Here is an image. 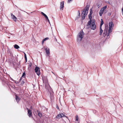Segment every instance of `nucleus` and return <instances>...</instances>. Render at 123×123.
Returning a JSON list of instances; mask_svg holds the SVG:
<instances>
[{
    "mask_svg": "<svg viewBox=\"0 0 123 123\" xmlns=\"http://www.w3.org/2000/svg\"><path fill=\"white\" fill-rule=\"evenodd\" d=\"M45 88H46V89H47V87H46H46H45Z\"/></svg>",
    "mask_w": 123,
    "mask_h": 123,
    "instance_id": "obj_38",
    "label": "nucleus"
},
{
    "mask_svg": "<svg viewBox=\"0 0 123 123\" xmlns=\"http://www.w3.org/2000/svg\"><path fill=\"white\" fill-rule=\"evenodd\" d=\"M88 17L90 19V20L88 23V25H90L91 23V22L92 21V15L89 14L88 16Z\"/></svg>",
    "mask_w": 123,
    "mask_h": 123,
    "instance_id": "obj_11",
    "label": "nucleus"
},
{
    "mask_svg": "<svg viewBox=\"0 0 123 123\" xmlns=\"http://www.w3.org/2000/svg\"><path fill=\"white\" fill-rule=\"evenodd\" d=\"M16 99L17 101L18 102L20 100V98L17 95H16Z\"/></svg>",
    "mask_w": 123,
    "mask_h": 123,
    "instance_id": "obj_16",
    "label": "nucleus"
},
{
    "mask_svg": "<svg viewBox=\"0 0 123 123\" xmlns=\"http://www.w3.org/2000/svg\"><path fill=\"white\" fill-rule=\"evenodd\" d=\"M60 10H63L64 7V2L63 1L61 2L60 3Z\"/></svg>",
    "mask_w": 123,
    "mask_h": 123,
    "instance_id": "obj_8",
    "label": "nucleus"
},
{
    "mask_svg": "<svg viewBox=\"0 0 123 123\" xmlns=\"http://www.w3.org/2000/svg\"><path fill=\"white\" fill-rule=\"evenodd\" d=\"M92 11L91 9H90V13L89 14L92 15Z\"/></svg>",
    "mask_w": 123,
    "mask_h": 123,
    "instance_id": "obj_26",
    "label": "nucleus"
},
{
    "mask_svg": "<svg viewBox=\"0 0 123 123\" xmlns=\"http://www.w3.org/2000/svg\"><path fill=\"white\" fill-rule=\"evenodd\" d=\"M15 6L17 7H18L16 5H15Z\"/></svg>",
    "mask_w": 123,
    "mask_h": 123,
    "instance_id": "obj_37",
    "label": "nucleus"
},
{
    "mask_svg": "<svg viewBox=\"0 0 123 123\" xmlns=\"http://www.w3.org/2000/svg\"><path fill=\"white\" fill-rule=\"evenodd\" d=\"M107 3L109 4H110V5L111 4V3H110L109 1Z\"/></svg>",
    "mask_w": 123,
    "mask_h": 123,
    "instance_id": "obj_30",
    "label": "nucleus"
},
{
    "mask_svg": "<svg viewBox=\"0 0 123 123\" xmlns=\"http://www.w3.org/2000/svg\"><path fill=\"white\" fill-rule=\"evenodd\" d=\"M35 72L37 73V74L39 76L40 74V70H39V68L38 67H36L35 69Z\"/></svg>",
    "mask_w": 123,
    "mask_h": 123,
    "instance_id": "obj_6",
    "label": "nucleus"
},
{
    "mask_svg": "<svg viewBox=\"0 0 123 123\" xmlns=\"http://www.w3.org/2000/svg\"><path fill=\"white\" fill-rule=\"evenodd\" d=\"M11 15L12 18V19L14 20V21L15 22H16L17 20V18L12 13H11Z\"/></svg>",
    "mask_w": 123,
    "mask_h": 123,
    "instance_id": "obj_12",
    "label": "nucleus"
},
{
    "mask_svg": "<svg viewBox=\"0 0 123 123\" xmlns=\"http://www.w3.org/2000/svg\"><path fill=\"white\" fill-rule=\"evenodd\" d=\"M49 39V38L48 37H46L44 39L42 40V44H43L44 43V41L48 40Z\"/></svg>",
    "mask_w": 123,
    "mask_h": 123,
    "instance_id": "obj_15",
    "label": "nucleus"
},
{
    "mask_svg": "<svg viewBox=\"0 0 123 123\" xmlns=\"http://www.w3.org/2000/svg\"><path fill=\"white\" fill-rule=\"evenodd\" d=\"M9 36H10V35H9Z\"/></svg>",
    "mask_w": 123,
    "mask_h": 123,
    "instance_id": "obj_41",
    "label": "nucleus"
},
{
    "mask_svg": "<svg viewBox=\"0 0 123 123\" xmlns=\"http://www.w3.org/2000/svg\"><path fill=\"white\" fill-rule=\"evenodd\" d=\"M22 80V78H21L20 80H19V81H20Z\"/></svg>",
    "mask_w": 123,
    "mask_h": 123,
    "instance_id": "obj_34",
    "label": "nucleus"
},
{
    "mask_svg": "<svg viewBox=\"0 0 123 123\" xmlns=\"http://www.w3.org/2000/svg\"><path fill=\"white\" fill-rule=\"evenodd\" d=\"M27 109L28 110V115L29 117H32V113L31 111L30 110L28 109V108H27Z\"/></svg>",
    "mask_w": 123,
    "mask_h": 123,
    "instance_id": "obj_13",
    "label": "nucleus"
},
{
    "mask_svg": "<svg viewBox=\"0 0 123 123\" xmlns=\"http://www.w3.org/2000/svg\"><path fill=\"white\" fill-rule=\"evenodd\" d=\"M91 25H90V27L91 29L93 30L95 29L96 26L95 24V21L94 20H92L91 23Z\"/></svg>",
    "mask_w": 123,
    "mask_h": 123,
    "instance_id": "obj_3",
    "label": "nucleus"
},
{
    "mask_svg": "<svg viewBox=\"0 0 123 123\" xmlns=\"http://www.w3.org/2000/svg\"><path fill=\"white\" fill-rule=\"evenodd\" d=\"M107 28H105L104 31V32H103V36H105L106 35H107V36H109V33H108L107 34Z\"/></svg>",
    "mask_w": 123,
    "mask_h": 123,
    "instance_id": "obj_9",
    "label": "nucleus"
},
{
    "mask_svg": "<svg viewBox=\"0 0 123 123\" xmlns=\"http://www.w3.org/2000/svg\"><path fill=\"white\" fill-rule=\"evenodd\" d=\"M78 12L79 13V15L78 16H77L76 18H75V20H77L78 18L80 16V13L79 12V11H78Z\"/></svg>",
    "mask_w": 123,
    "mask_h": 123,
    "instance_id": "obj_20",
    "label": "nucleus"
},
{
    "mask_svg": "<svg viewBox=\"0 0 123 123\" xmlns=\"http://www.w3.org/2000/svg\"><path fill=\"white\" fill-rule=\"evenodd\" d=\"M103 30H102V27H100V35H101L102 33L103 32Z\"/></svg>",
    "mask_w": 123,
    "mask_h": 123,
    "instance_id": "obj_18",
    "label": "nucleus"
},
{
    "mask_svg": "<svg viewBox=\"0 0 123 123\" xmlns=\"http://www.w3.org/2000/svg\"><path fill=\"white\" fill-rule=\"evenodd\" d=\"M78 116L77 115H76V121H78Z\"/></svg>",
    "mask_w": 123,
    "mask_h": 123,
    "instance_id": "obj_24",
    "label": "nucleus"
},
{
    "mask_svg": "<svg viewBox=\"0 0 123 123\" xmlns=\"http://www.w3.org/2000/svg\"><path fill=\"white\" fill-rule=\"evenodd\" d=\"M57 109H59V108H58V107H57Z\"/></svg>",
    "mask_w": 123,
    "mask_h": 123,
    "instance_id": "obj_39",
    "label": "nucleus"
},
{
    "mask_svg": "<svg viewBox=\"0 0 123 123\" xmlns=\"http://www.w3.org/2000/svg\"><path fill=\"white\" fill-rule=\"evenodd\" d=\"M103 24H104V22H103V20L102 19H101L100 27H102V25Z\"/></svg>",
    "mask_w": 123,
    "mask_h": 123,
    "instance_id": "obj_21",
    "label": "nucleus"
},
{
    "mask_svg": "<svg viewBox=\"0 0 123 123\" xmlns=\"http://www.w3.org/2000/svg\"><path fill=\"white\" fill-rule=\"evenodd\" d=\"M89 6L88 5H86L85 8L82 12V18L83 20L84 19L85 16L87 15L89 9Z\"/></svg>",
    "mask_w": 123,
    "mask_h": 123,
    "instance_id": "obj_1",
    "label": "nucleus"
},
{
    "mask_svg": "<svg viewBox=\"0 0 123 123\" xmlns=\"http://www.w3.org/2000/svg\"><path fill=\"white\" fill-rule=\"evenodd\" d=\"M11 79L12 81H14V80H13L12 78H11Z\"/></svg>",
    "mask_w": 123,
    "mask_h": 123,
    "instance_id": "obj_33",
    "label": "nucleus"
},
{
    "mask_svg": "<svg viewBox=\"0 0 123 123\" xmlns=\"http://www.w3.org/2000/svg\"><path fill=\"white\" fill-rule=\"evenodd\" d=\"M72 0H68V3H70L71 1Z\"/></svg>",
    "mask_w": 123,
    "mask_h": 123,
    "instance_id": "obj_28",
    "label": "nucleus"
},
{
    "mask_svg": "<svg viewBox=\"0 0 123 123\" xmlns=\"http://www.w3.org/2000/svg\"><path fill=\"white\" fill-rule=\"evenodd\" d=\"M38 115L40 117H41L42 116V113L40 112H38Z\"/></svg>",
    "mask_w": 123,
    "mask_h": 123,
    "instance_id": "obj_19",
    "label": "nucleus"
},
{
    "mask_svg": "<svg viewBox=\"0 0 123 123\" xmlns=\"http://www.w3.org/2000/svg\"><path fill=\"white\" fill-rule=\"evenodd\" d=\"M65 117L66 118H68V117L66 116L63 114H58L56 117V118L58 119H59L61 117Z\"/></svg>",
    "mask_w": 123,
    "mask_h": 123,
    "instance_id": "obj_7",
    "label": "nucleus"
},
{
    "mask_svg": "<svg viewBox=\"0 0 123 123\" xmlns=\"http://www.w3.org/2000/svg\"><path fill=\"white\" fill-rule=\"evenodd\" d=\"M97 6L98 8H99L100 7V4L99 3H98L97 4Z\"/></svg>",
    "mask_w": 123,
    "mask_h": 123,
    "instance_id": "obj_25",
    "label": "nucleus"
},
{
    "mask_svg": "<svg viewBox=\"0 0 123 123\" xmlns=\"http://www.w3.org/2000/svg\"><path fill=\"white\" fill-rule=\"evenodd\" d=\"M9 34L11 35H12L11 37L13 38L14 37V35L13 34H11L10 33H9Z\"/></svg>",
    "mask_w": 123,
    "mask_h": 123,
    "instance_id": "obj_27",
    "label": "nucleus"
},
{
    "mask_svg": "<svg viewBox=\"0 0 123 123\" xmlns=\"http://www.w3.org/2000/svg\"><path fill=\"white\" fill-rule=\"evenodd\" d=\"M122 13L123 15V11L122 12Z\"/></svg>",
    "mask_w": 123,
    "mask_h": 123,
    "instance_id": "obj_36",
    "label": "nucleus"
},
{
    "mask_svg": "<svg viewBox=\"0 0 123 123\" xmlns=\"http://www.w3.org/2000/svg\"><path fill=\"white\" fill-rule=\"evenodd\" d=\"M8 37V38H10V37Z\"/></svg>",
    "mask_w": 123,
    "mask_h": 123,
    "instance_id": "obj_40",
    "label": "nucleus"
},
{
    "mask_svg": "<svg viewBox=\"0 0 123 123\" xmlns=\"http://www.w3.org/2000/svg\"><path fill=\"white\" fill-rule=\"evenodd\" d=\"M15 83H18V82H17L16 81L14 80V81Z\"/></svg>",
    "mask_w": 123,
    "mask_h": 123,
    "instance_id": "obj_31",
    "label": "nucleus"
},
{
    "mask_svg": "<svg viewBox=\"0 0 123 123\" xmlns=\"http://www.w3.org/2000/svg\"><path fill=\"white\" fill-rule=\"evenodd\" d=\"M25 73L24 72L23 74L22 77L25 78Z\"/></svg>",
    "mask_w": 123,
    "mask_h": 123,
    "instance_id": "obj_23",
    "label": "nucleus"
},
{
    "mask_svg": "<svg viewBox=\"0 0 123 123\" xmlns=\"http://www.w3.org/2000/svg\"><path fill=\"white\" fill-rule=\"evenodd\" d=\"M122 12L123 11V7L122 8Z\"/></svg>",
    "mask_w": 123,
    "mask_h": 123,
    "instance_id": "obj_35",
    "label": "nucleus"
},
{
    "mask_svg": "<svg viewBox=\"0 0 123 123\" xmlns=\"http://www.w3.org/2000/svg\"><path fill=\"white\" fill-rule=\"evenodd\" d=\"M48 20V22H49V23L50 24V21H49V19H48V20Z\"/></svg>",
    "mask_w": 123,
    "mask_h": 123,
    "instance_id": "obj_32",
    "label": "nucleus"
},
{
    "mask_svg": "<svg viewBox=\"0 0 123 123\" xmlns=\"http://www.w3.org/2000/svg\"><path fill=\"white\" fill-rule=\"evenodd\" d=\"M51 89V87H50V86H49V89H48V90L49 91V90Z\"/></svg>",
    "mask_w": 123,
    "mask_h": 123,
    "instance_id": "obj_29",
    "label": "nucleus"
},
{
    "mask_svg": "<svg viewBox=\"0 0 123 123\" xmlns=\"http://www.w3.org/2000/svg\"><path fill=\"white\" fill-rule=\"evenodd\" d=\"M41 13L43 16L45 17L46 19L47 20L49 18H48V17L46 15L45 13H44L42 12H41Z\"/></svg>",
    "mask_w": 123,
    "mask_h": 123,
    "instance_id": "obj_14",
    "label": "nucleus"
},
{
    "mask_svg": "<svg viewBox=\"0 0 123 123\" xmlns=\"http://www.w3.org/2000/svg\"><path fill=\"white\" fill-rule=\"evenodd\" d=\"M113 25V23L112 22H111L109 23V29L108 30V32L110 33L112 31V27Z\"/></svg>",
    "mask_w": 123,
    "mask_h": 123,
    "instance_id": "obj_5",
    "label": "nucleus"
},
{
    "mask_svg": "<svg viewBox=\"0 0 123 123\" xmlns=\"http://www.w3.org/2000/svg\"><path fill=\"white\" fill-rule=\"evenodd\" d=\"M107 7V6H105L103 7L100 10L99 12V14L100 16H102V14L104 12V10Z\"/></svg>",
    "mask_w": 123,
    "mask_h": 123,
    "instance_id": "obj_4",
    "label": "nucleus"
},
{
    "mask_svg": "<svg viewBox=\"0 0 123 123\" xmlns=\"http://www.w3.org/2000/svg\"><path fill=\"white\" fill-rule=\"evenodd\" d=\"M45 50H46V52L47 55L49 57V55L50 54L49 52V49L48 48H46L45 49Z\"/></svg>",
    "mask_w": 123,
    "mask_h": 123,
    "instance_id": "obj_10",
    "label": "nucleus"
},
{
    "mask_svg": "<svg viewBox=\"0 0 123 123\" xmlns=\"http://www.w3.org/2000/svg\"><path fill=\"white\" fill-rule=\"evenodd\" d=\"M84 33L82 31H81L78 34L77 37V39L78 42H80L84 37Z\"/></svg>",
    "mask_w": 123,
    "mask_h": 123,
    "instance_id": "obj_2",
    "label": "nucleus"
},
{
    "mask_svg": "<svg viewBox=\"0 0 123 123\" xmlns=\"http://www.w3.org/2000/svg\"><path fill=\"white\" fill-rule=\"evenodd\" d=\"M14 47L16 49H18L19 48V47L16 44H15L14 45Z\"/></svg>",
    "mask_w": 123,
    "mask_h": 123,
    "instance_id": "obj_17",
    "label": "nucleus"
},
{
    "mask_svg": "<svg viewBox=\"0 0 123 123\" xmlns=\"http://www.w3.org/2000/svg\"><path fill=\"white\" fill-rule=\"evenodd\" d=\"M24 55H24V57H25V60H26V62L27 60V58L26 57V55L25 53L24 52Z\"/></svg>",
    "mask_w": 123,
    "mask_h": 123,
    "instance_id": "obj_22",
    "label": "nucleus"
}]
</instances>
